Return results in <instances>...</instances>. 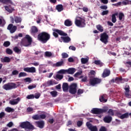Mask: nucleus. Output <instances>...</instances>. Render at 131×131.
I'll return each mask as SVG.
<instances>
[{
  "label": "nucleus",
  "instance_id": "3c124183",
  "mask_svg": "<svg viewBox=\"0 0 131 131\" xmlns=\"http://www.w3.org/2000/svg\"><path fill=\"white\" fill-rule=\"evenodd\" d=\"M35 88H36V85L33 84V85H29L28 87V89L29 90H32L33 89H35Z\"/></svg>",
  "mask_w": 131,
  "mask_h": 131
},
{
  "label": "nucleus",
  "instance_id": "f3484780",
  "mask_svg": "<svg viewBox=\"0 0 131 131\" xmlns=\"http://www.w3.org/2000/svg\"><path fill=\"white\" fill-rule=\"evenodd\" d=\"M4 8H5L6 11L8 12V13H13V12H14V11H15V9H14V8L12 7V6H11V5L5 6H4Z\"/></svg>",
  "mask_w": 131,
  "mask_h": 131
},
{
  "label": "nucleus",
  "instance_id": "774afa93",
  "mask_svg": "<svg viewBox=\"0 0 131 131\" xmlns=\"http://www.w3.org/2000/svg\"><path fill=\"white\" fill-rule=\"evenodd\" d=\"M13 123L12 122H10L7 124V126L8 127H12L13 126Z\"/></svg>",
  "mask_w": 131,
  "mask_h": 131
},
{
  "label": "nucleus",
  "instance_id": "9d476101",
  "mask_svg": "<svg viewBox=\"0 0 131 131\" xmlns=\"http://www.w3.org/2000/svg\"><path fill=\"white\" fill-rule=\"evenodd\" d=\"M77 84L76 83H72L70 86L69 92L72 95H75L77 92Z\"/></svg>",
  "mask_w": 131,
  "mask_h": 131
},
{
  "label": "nucleus",
  "instance_id": "680f3d73",
  "mask_svg": "<svg viewBox=\"0 0 131 131\" xmlns=\"http://www.w3.org/2000/svg\"><path fill=\"white\" fill-rule=\"evenodd\" d=\"M6 115V114L5 113V112H2L1 113H0V118H3V117H5V116Z\"/></svg>",
  "mask_w": 131,
  "mask_h": 131
},
{
  "label": "nucleus",
  "instance_id": "c85d7f7f",
  "mask_svg": "<svg viewBox=\"0 0 131 131\" xmlns=\"http://www.w3.org/2000/svg\"><path fill=\"white\" fill-rule=\"evenodd\" d=\"M117 15H118V13H116L115 14H113L112 15V21L113 22V23H116L117 19H116V16H117Z\"/></svg>",
  "mask_w": 131,
  "mask_h": 131
},
{
  "label": "nucleus",
  "instance_id": "0eeeda50",
  "mask_svg": "<svg viewBox=\"0 0 131 131\" xmlns=\"http://www.w3.org/2000/svg\"><path fill=\"white\" fill-rule=\"evenodd\" d=\"M17 88V85L15 83L10 82L7 84H5L3 85V89L5 90V91H10Z\"/></svg>",
  "mask_w": 131,
  "mask_h": 131
},
{
  "label": "nucleus",
  "instance_id": "cd10ccee",
  "mask_svg": "<svg viewBox=\"0 0 131 131\" xmlns=\"http://www.w3.org/2000/svg\"><path fill=\"white\" fill-rule=\"evenodd\" d=\"M66 36V37H62L61 38H63L64 42L68 43L70 41H71V39L70 38V37L67 36Z\"/></svg>",
  "mask_w": 131,
  "mask_h": 131
},
{
  "label": "nucleus",
  "instance_id": "6e6d98bb",
  "mask_svg": "<svg viewBox=\"0 0 131 131\" xmlns=\"http://www.w3.org/2000/svg\"><path fill=\"white\" fill-rule=\"evenodd\" d=\"M99 131H107V128H106V127H105L104 126H102L100 128Z\"/></svg>",
  "mask_w": 131,
  "mask_h": 131
},
{
  "label": "nucleus",
  "instance_id": "2f4dec72",
  "mask_svg": "<svg viewBox=\"0 0 131 131\" xmlns=\"http://www.w3.org/2000/svg\"><path fill=\"white\" fill-rule=\"evenodd\" d=\"M119 118L120 119H124V118H128V113H126L124 114L121 115Z\"/></svg>",
  "mask_w": 131,
  "mask_h": 131
},
{
  "label": "nucleus",
  "instance_id": "338daca9",
  "mask_svg": "<svg viewBox=\"0 0 131 131\" xmlns=\"http://www.w3.org/2000/svg\"><path fill=\"white\" fill-rule=\"evenodd\" d=\"M39 97H40V94H39V93H37L34 96L35 99H38Z\"/></svg>",
  "mask_w": 131,
  "mask_h": 131
},
{
  "label": "nucleus",
  "instance_id": "a18cd8bd",
  "mask_svg": "<svg viewBox=\"0 0 131 131\" xmlns=\"http://www.w3.org/2000/svg\"><path fill=\"white\" fill-rule=\"evenodd\" d=\"M51 95H52V97H57L58 95V92L57 91H52L50 93Z\"/></svg>",
  "mask_w": 131,
  "mask_h": 131
},
{
  "label": "nucleus",
  "instance_id": "13d9d810",
  "mask_svg": "<svg viewBox=\"0 0 131 131\" xmlns=\"http://www.w3.org/2000/svg\"><path fill=\"white\" fill-rule=\"evenodd\" d=\"M25 81L26 82H31V78L29 77H27L24 79Z\"/></svg>",
  "mask_w": 131,
  "mask_h": 131
},
{
  "label": "nucleus",
  "instance_id": "0e129e2a",
  "mask_svg": "<svg viewBox=\"0 0 131 131\" xmlns=\"http://www.w3.org/2000/svg\"><path fill=\"white\" fill-rule=\"evenodd\" d=\"M69 50H72V51H75V50H76V48L73 46H71L69 47Z\"/></svg>",
  "mask_w": 131,
  "mask_h": 131
},
{
  "label": "nucleus",
  "instance_id": "c03bdc74",
  "mask_svg": "<svg viewBox=\"0 0 131 131\" xmlns=\"http://www.w3.org/2000/svg\"><path fill=\"white\" fill-rule=\"evenodd\" d=\"M6 54L8 55H12V54H13V51L10 48H7L6 49Z\"/></svg>",
  "mask_w": 131,
  "mask_h": 131
},
{
  "label": "nucleus",
  "instance_id": "39448f33",
  "mask_svg": "<svg viewBox=\"0 0 131 131\" xmlns=\"http://www.w3.org/2000/svg\"><path fill=\"white\" fill-rule=\"evenodd\" d=\"M53 35L55 37V38H57L59 37V35H61V36H67L68 34L67 33L64 32V31L59 30V29H53ZM59 34V35H58Z\"/></svg>",
  "mask_w": 131,
  "mask_h": 131
},
{
  "label": "nucleus",
  "instance_id": "393cba45",
  "mask_svg": "<svg viewBox=\"0 0 131 131\" xmlns=\"http://www.w3.org/2000/svg\"><path fill=\"white\" fill-rule=\"evenodd\" d=\"M0 3H2L4 5H7V4L13 5V1L12 0H0Z\"/></svg>",
  "mask_w": 131,
  "mask_h": 131
},
{
  "label": "nucleus",
  "instance_id": "8fccbe9b",
  "mask_svg": "<svg viewBox=\"0 0 131 131\" xmlns=\"http://www.w3.org/2000/svg\"><path fill=\"white\" fill-rule=\"evenodd\" d=\"M32 118L34 120H38V119H39V118H40V117H39V116L38 115H35L32 117Z\"/></svg>",
  "mask_w": 131,
  "mask_h": 131
},
{
  "label": "nucleus",
  "instance_id": "e2e57ef3",
  "mask_svg": "<svg viewBox=\"0 0 131 131\" xmlns=\"http://www.w3.org/2000/svg\"><path fill=\"white\" fill-rule=\"evenodd\" d=\"M27 112H32L33 111V108L29 107L27 108Z\"/></svg>",
  "mask_w": 131,
  "mask_h": 131
},
{
  "label": "nucleus",
  "instance_id": "a211bd4d",
  "mask_svg": "<svg viewBox=\"0 0 131 131\" xmlns=\"http://www.w3.org/2000/svg\"><path fill=\"white\" fill-rule=\"evenodd\" d=\"M35 123L37 124V126L39 127V128H43V126H45V122L43 121H36Z\"/></svg>",
  "mask_w": 131,
  "mask_h": 131
},
{
  "label": "nucleus",
  "instance_id": "ddd939ff",
  "mask_svg": "<svg viewBox=\"0 0 131 131\" xmlns=\"http://www.w3.org/2000/svg\"><path fill=\"white\" fill-rule=\"evenodd\" d=\"M7 29L9 30L10 33H14L17 30V26H14L13 24H10L8 26Z\"/></svg>",
  "mask_w": 131,
  "mask_h": 131
},
{
  "label": "nucleus",
  "instance_id": "473e14b6",
  "mask_svg": "<svg viewBox=\"0 0 131 131\" xmlns=\"http://www.w3.org/2000/svg\"><path fill=\"white\" fill-rule=\"evenodd\" d=\"M13 51L17 54H21V49L18 48L17 47H15L13 48Z\"/></svg>",
  "mask_w": 131,
  "mask_h": 131
},
{
  "label": "nucleus",
  "instance_id": "de8ad7c7",
  "mask_svg": "<svg viewBox=\"0 0 131 131\" xmlns=\"http://www.w3.org/2000/svg\"><path fill=\"white\" fill-rule=\"evenodd\" d=\"M26 98H27V99H28V100L34 99V95H33V94L28 95Z\"/></svg>",
  "mask_w": 131,
  "mask_h": 131
},
{
  "label": "nucleus",
  "instance_id": "f8f14e48",
  "mask_svg": "<svg viewBox=\"0 0 131 131\" xmlns=\"http://www.w3.org/2000/svg\"><path fill=\"white\" fill-rule=\"evenodd\" d=\"M86 125L88 128L91 131H98V127H97V126L92 125L90 122H87Z\"/></svg>",
  "mask_w": 131,
  "mask_h": 131
},
{
  "label": "nucleus",
  "instance_id": "4468645a",
  "mask_svg": "<svg viewBox=\"0 0 131 131\" xmlns=\"http://www.w3.org/2000/svg\"><path fill=\"white\" fill-rule=\"evenodd\" d=\"M24 71L29 73H35L36 72V69L33 67L25 68H24Z\"/></svg>",
  "mask_w": 131,
  "mask_h": 131
},
{
  "label": "nucleus",
  "instance_id": "b1692460",
  "mask_svg": "<svg viewBox=\"0 0 131 131\" xmlns=\"http://www.w3.org/2000/svg\"><path fill=\"white\" fill-rule=\"evenodd\" d=\"M64 24L65 26H67L68 27H69L70 26H72L73 23L71 20H70L69 19H68L64 21Z\"/></svg>",
  "mask_w": 131,
  "mask_h": 131
},
{
  "label": "nucleus",
  "instance_id": "1a4fd4ad",
  "mask_svg": "<svg viewBox=\"0 0 131 131\" xmlns=\"http://www.w3.org/2000/svg\"><path fill=\"white\" fill-rule=\"evenodd\" d=\"M75 24L78 27H81V28L85 27V20L82 18L80 19H76L75 21Z\"/></svg>",
  "mask_w": 131,
  "mask_h": 131
},
{
  "label": "nucleus",
  "instance_id": "c756f323",
  "mask_svg": "<svg viewBox=\"0 0 131 131\" xmlns=\"http://www.w3.org/2000/svg\"><path fill=\"white\" fill-rule=\"evenodd\" d=\"M14 21L15 23H21V22H22V18L18 16H15Z\"/></svg>",
  "mask_w": 131,
  "mask_h": 131
},
{
  "label": "nucleus",
  "instance_id": "7c9ffc66",
  "mask_svg": "<svg viewBox=\"0 0 131 131\" xmlns=\"http://www.w3.org/2000/svg\"><path fill=\"white\" fill-rule=\"evenodd\" d=\"M2 62L4 63H10L11 62V59L9 57H5Z\"/></svg>",
  "mask_w": 131,
  "mask_h": 131
},
{
  "label": "nucleus",
  "instance_id": "7ed1b4c3",
  "mask_svg": "<svg viewBox=\"0 0 131 131\" xmlns=\"http://www.w3.org/2000/svg\"><path fill=\"white\" fill-rule=\"evenodd\" d=\"M20 127H21V128H25L26 130L27 129H29V130L34 129V126L31 124L29 121L22 122L20 124Z\"/></svg>",
  "mask_w": 131,
  "mask_h": 131
},
{
  "label": "nucleus",
  "instance_id": "72a5a7b5",
  "mask_svg": "<svg viewBox=\"0 0 131 131\" xmlns=\"http://www.w3.org/2000/svg\"><path fill=\"white\" fill-rule=\"evenodd\" d=\"M5 111L6 112H8V113H10L11 112H14V111H15V110L12 108V107H7L5 108Z\"/></svg>",
  "mask_w": 131,
  "mask_h": 131
},
{
  "label": "nucleus",
  "instance_id": "49530a36",
  "mask_svg": "<svg viewBox=\"0 0 131 131\" xmlns=\"http://www.w3.org/2000/svg\"><path fill=\"white\" fill-rule=\"evenodd\" d=\"M63 75L57 74L56 75V78L57 79H59V80L63 79Z\"/></svg>",
  "mask_w": 131,
  "mask_h": 131
},
{
  "label": "nucleus",
  "instance_id": "58836bf2",
  "mask_svg": "<svg viewBox=\"0 0 131 131\" xmlns=\"http://www.w3.org/2000/svg\"><path fill=\"white\" fill-rule=\"evenodd\" d=\"M45 57H52L53 55V54H52V52L50 51H46L45 53Z\"/></svg>",
  "mask_w": 131,
  "mask_h": 131
},
{
  "label": "nucleus",
  "instance_id": "4be33fe9",
  "mask_svg": "<svg viewBox=\"0 0 131 131\" xmlns=\"http://www.w3.org/2000/svg\"><path fill=\"white\" fill-rule=\"evenodd\" d=\"M103 121H104L105 123H110V122L112 121V117L111 116L105 117L103 119Z\"/></svg>",
  "mask_w": 131,
  "mask_h": 131
},
{
  "label": "nucleus",
  "instance_id": "bb28decb",
  "mask_svg": "<svg viewBox=\"0 0 131 131\" xmlns=\"http://www.w3.org/2000/svg\"><path fill=\"white\" fill-rule=\"evenodd\" d=\"M64 8H63V5L61 4H59L56 6V10L58 12H62Z\"/></svg>",
  "mask_w": 131,
  "mask_h": 131
},
{
  "label": "nucleus",
  "instance_id": "37998d69",
  "mask_svg": "<svg viewBox=\"0 0 131 131\" xmlns=\"http://www.w3.org/2000/svg\"><path fill=\"white\" fill-rule=\"evenodd\" d=\"M27 76V74L25 72H20L18 75V77H24Z\"/></svg>",
  "mask_w": 131,
  "mask_h": 131
},
{
  "label": "nucleus",
  "instance_id": "69168bd1",
  "mask_svg": "<svg viewBox=\"0 0 131 131\" xmlns=\"http://www.w3.org/2000/svg\"><path fill=\"white\" fill-rule=\"evenodd\" d=\"M68 62H70V63H72L74 62V59H73V58L72 57H69L68 58Z\"/></svg>",
  "mask_w": 131,
  "mask_h": 131
},
{
  "label": "nucleus",
  "instance_id": "4d7b16f0",
  "mask_svg": "<svg viewBox=\"0 0 131 131\" xmlns=\"http://www.w3.org/2000/svg\"><path fill=\"white\" fill-rule=\"evenodd\" d=\"M77 125L78 127H80L82 125V121H78L77 122Z\"/></svg>",
  "mask_w": 131,
  "mask_h": 131
},
{
  "label": "nucleus",
  "instance_id": "ea45409f",
  "mask_svg": "<svg viewBox=\"0 0 131 131\" xmlns=\"http://www.w3.org/2000/svg\"><path fill=\"white\" fill-rule=\"evenodd\" d=\"M63 63L64 61H59L56 63L55 66H56V67H60V66H62Z\"/></svg>",
  "mask_w": 131,
  "mask_h": 131
},
{
  "label": "nucleus",
  "instance_id": "5fc2aeb1",
  "mask_svg": "<svg viewBox=\"0 0 131 131\" xmlns=\"http://www.w3.org/2000/svg\"><path fill=\"white\" fill-rule=\"evenodd\" d=\"M12 75H18V74H19V71L17 70H14L12 71Z\"/></svg>",
  "mask_w": 131,
  "mask_h": 131
},
{
  "label": "nucleus",
  "instance_id": "2eb2a0df",
  "mask_svg": "<svg viewBox=\"0 0 131 131\" xmlns=\"http://www.w3.org/2000/svg\"><path fill=\"white\" fill-rule=\"evenodd\" d=\"M20 101H21V98L18 97L15 99L10 100L9 104H10V105H17Z\"/></svg>",
  "mask_w": 131,
  "mask_h": 131
},
{
  "label": "nucleus",
  "instance_id": "864d4df0",
  "mask_svg": "<svg viewBox=\"0 0 131 131\" xmlns=\"http://www.w3.org/2000/svg\"><path fill=\"white\" fill-rule=\"evenodd\" d=\"M108 114H110V115H112V116H113L114 115V112L112 109H110L108 111Z\"/></svg>",
  "mask_w": 131,
  "mask_h": 131
},
{
  "label": "nucleus",
  "instance_id": "6ab92c4d",
  "mask_svg": "<svg viewBox=\"0 0 131 131\" xmlns=\"http://www.w3.org/2000/svg\"><path fill=\"white\" fill-rule=\"evenodd\" d=\"M38 32V29L37 27L35 26H33L31 28V33L32 34H35V33H37Z\"/></svg>",
  "mask_w": 131,
  "mask_h": 131
},
{
  "label": "nucleus",
  "instance_id": "4c0bfd02",
  "mask_svg": "<svg viewBox=\"0 0 131 131\" xmlns=\"http://www.w3.org/2000/svg\"><path fill=\"white\" fill-rule=\"evenodd\" d=\"M6 25V21L0 18V26L4 27Z\"/></svg>",
  "mask_w": 131,
  "mask_h": 131
},
{
  "label": "nucleus",
  "instance_id": "603ef678",
  "mask_svg": "<svg viewBox=\"0 0 131 131\" xmlns=\"http://www.w3.org/2000/svg\"><path fill=\"white\" fill-rule=\"evenodd\" d=\"M109 13V10H104L101 13L102 16H105V15H108Z\"/></svg>",
  "mask_w": 131,
  "mask_h": 131
},
{
  "label": "nucleus",
  "instance_id": "052dcab7",
  "mask_svg": "<svg viewBox=\"0 0 131 131\" xmlns=\"http://www.w3.org/2000/svg\"><path fill=\"white\" fill-rule=\"evenodd\" d=\"M100 8L101 9V10H107V9H108V7H107L106 5L101 6Z\"/></svg>",
  "mask_w": 131,
  "mask_h": 131
},
{
  "label": "nucleus",
  "instance_id": "bf43d9fd",
  "mask_svg": "<svg viewBox=\"0 0 131 131\" xmlns=\"http://www.w3.org/2000/svg\"><path fill=\"white\" fill-rule=\"evenodd\" d=\"M81 94H83V90L78 89L77 91V95H81Z\"/></svg>",
  "mask_w": 131,
  "mask_h": 131
},
{
  "label": "nucleus",
  "instance_id": "423d86ee",
  "mask_svg": "<svg viewBox=\"0 0 131 131\" xmlns=\"http://www.w3.org/2000/svg\"><path fill=\"white\" fill-rule=\"evenodd\" d=\"M75 72V68H69L68 70H60L58 72H57V73H58V74H66V73H68V74H74Z\"/></svg>",
  "mask_w": 131,
  "mask_h": 131
},
{
  "label": "nucleus",
  "instance_id": "dca6fc26",
  "mask_svg": "<svg viewBox=\"0 0 131 131\" xmlns=\"http://www.w3.org/2000/svg\"><path fill=\"white\" fill-rule=\"evenodd\" d=\"M99 101L100 102H101L102 103H106L107 102V95L103 94L102 95H101L99 97Z\"/></svg>",
  "mask_w": 131,
  "mask_h": 131
},
{
  "label": "nucleus",
  "instance_id": "20e7f679",
  "mask_svg": "<svg viewBox=\"0 0 131 131\" xmlns=\"http://www.w3.org/2000/svg\"><path fill=\"white\" fill-rule=\"evenodd\" d=\"M108 108L106 107L103 109L94 108L91 111V113L93 114H103V113H106L108 110Z\"/></svg>",
  "mask_w": 131,
  "mask_h": 131
},
{
  "label": "nucleus",
  "instance_id": "a19ab883",
  "mask_svg": "<svg viewBox=\"0 0 131 131\" xmlns=\"http://www.w3.org/2000/svg\"><path fill=\"white\" fill-rule=\"evenodd\" d=\"M62 58L63 59H66V58H68L69 57V55L67 53H62L61 54Z\"/></svg>",
  "mask_w": 131,
  "mask_h": 131
},
{
  "label": "nucleus",
  "instance_id": "6e6552de",
  "mask_svg": "<svg viewBox=\"0 0 131 131\" xmlns=\"http://www.w3.org/2000/svg\"><path fill=\"white\" fill-rule=\"evenodd\" d=\"M102 82V79L99 78H93L90 79L89 83L92 86H95L96 84H100Z\"/></svg>",
  "mask_w": 131,
  "mask_h": 131
},
{
  "label": "nucleus",
  "instance_id": "79ce46f5",
  "mask_svg": "<svg viewBox=\"0 0 131 131\" xmlns=\"http://www.w3.org/2000/svg\"><path fill=\"white\" fill-rule=\"evenodd\" d=\"M82 74V71H80L79 72L76 73L74 74V77H78L79 75H81Z\"/></svg>",
  "mask_w": 131,
  "mask_h": 131
},
{
  "label": "nucleus",
  "instance_id": "09e8293b",
  "mask_svg": "<svg viewBox=\"0 0 131 131\" xmlns=\"http://www.w3.org/2000/svg\"><path fill=\"white\" fill-rule=\"evenodd\" d=\"M123 17H124V14L123 13H119V19L120 21L122 20V18H123Z\"/></svg>",
  "mask_w": 131,
  "mask_h": 131
},
{
  "label": "nucleus",
  "instance_id": "5701e85b",
  "mask_svg": "<svg viewBox=\"0 0 131 131\" xmlns=\"http://www.w3.org/2000/svg\"><path fill=\"white\" fill-rule=\"evenodd\" d=\"M68 89H69V85H68V83L64 82L62 84V90L64 92H67L68 91Z\"/></svg>",
  "mask_w": 131,
  "mask_h": 131
},
{
  "label": "nucleus",
  "instance_id": "f704fd0d",
  "mask_svg": "<svg viewBox=\"0 0 131 131\" xmlns=\"http://www.w3.org/2000/svg\"><path fill=\"white\" fill-rule=\"evenodd\" d=\"M97 30L100 32H103L104 31V28L101 25H98L97 26Z\"/></svg>",
  "mask_w": 131,
  "mask_h": 131
},
{
  "label": "nucleus",
  "instance_id": "c9c22d12",
  "mask_svg": "<svg viewBox=\"0 0 131 131\" xmlns=\"http://www.w3.org/2000/svg\"><path fill=\"white\" fill-rule=\"evenodd\" d=\"M11 45V42L9 41H6L4 42L3 46L5 47V48H8V47H10Z\"/></svg>",
  "mask_w": 131,
  "mask_h": 131
},
{
  "label": "nucleus",
  "instance_id": "9b49d317",
  "mask_svg": "<svg viewBox=\"0 0 131 131\" xmlns=\"http://www.w3.org/2000/svg\"><path fill=\"white\" fill-rule=\"evenodd\" d=\"M108 38H109V36L105 32L102 33L100 35V40L105 45L108 42Z\"/></svg>",
  "mask_w": 131,
  "mask_h": 131
},
{
  "label": "nucleus",
  "instance_id": "f03ea898",
  "mask_svg": "<svg viewBox=\"0 0 131 131\" xmlns=\"http://www.w3.org/2000/svg\"><path fill=\"white\" fill-rule=\"evenodd\" d=\"M32 43V38L29 35H26L25 38L20 41V47H29Z\"/></svg>",
  "mask_w": 131,
  "mask_h": 131
},
{
  "label": "nucleus",
  "instance_id": "e433bc0d",
  "mask_svg": "<svg viewBox=\"0 0 131 131\" xmlns=\"http://www.w3.org/2000/svg\"><path fill=\"white\" fill-rule=\"evenodd\" d=\"M81 62L82 64H86L89 62V59L87 58H82L81 59Z\"/></svg>",
  "mask_w": 131,
  "mask_h": 131
},
{
  "label": "nucleus",
  "instance_id": "f257e3e1",
  "mask_svg": "<svg viewBox=\"0 0 131 131\" xmlns=\"http://www.w3.org/2000/svg\"><path fill=\"white\" fill-rule=\"evenodd\" d=\"M37 38L42 43H46L50 38H51V35L46 32H42L38 35Z\"/></svg>",
  "mask_w": 131,
  "mask_h": 131
},
{
  "label": "nucleus",
  "instance_id": "a878e982",
  "mask_svg": "<svg viewBox=\"0 0 131 131\" xmlns=\"http://www.w3.org/2000/svg\"><path fill=\"white\" fill-rule=\"evenodd\" d=\"M94 64L95 65H98L99 67H102V66H104V63L101 61V60H95L94 61Z\"/></svg>",
  "mask_w": 131,
  "mask_h": 131
},
{
  "label": "nucleus",
  "instance_id": "412c9836",
  "mask_svg": "<svg viewBox=\"0 0 131 131\" xmlns=\"http://www.w3.org/2000/svg\"><path fill=\"white\" fill-rule=\"evenodd\" d=\"M109 75H110V70L105 69L102 74V77L105 78V77H107V76H109Z\"/></svg>",
  "mask_w": 131,
  "mask_h": 131
},
{
  "label": "nucleus",
  "instance_id": "aec40b11",
  "mask_svg": "<svg viewBox=\"0 0 131 131\" xmlns=\"http://www.w3.org/2000/svg\"><path fill=\"white\" fill-rule=\"evenodd\" d=\"M121 80H122V77H116L115 79H112L111 80V82H112L113 83H114V82H115L116 83H119L120 81H121Z\"/></svg>",
  "mask_w": 131,
  "mask_h": 131
}]
</instances>
